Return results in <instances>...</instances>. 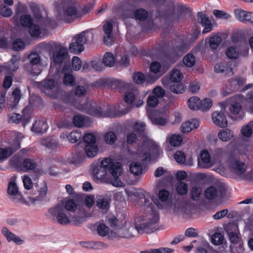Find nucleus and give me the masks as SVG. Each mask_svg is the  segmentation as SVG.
<instances>
[{
  "mask_svg": "<svg viewBox=\"0 0 253 253\" xmlns=\"http://www.w3.org/2000/svg\"><path fill=\"white\" fill-rule=\"evenodd\" d=\"M85 33H81L78 35L69 46V49L71 53L78 54L84 51V44L86 42L87 39L84 35Z\"/></svg>",
  "mask_w": 253,
  "mask_h": 253,
  "instance_id": "obj_16",
  "label": "nucleus"
},
{
  "mask_svg": "<svg viewBox=\"0 0 253 253\" xmlns=\"http://www.w3.org/2000/svg\"><path fill=\"white\" fill-rule=\"evenodd\" d=\"M132 79L134 82L137 84H141L146 83H149L150 80L147 81L145 76L140 72L134 73L132 76Z\"/></svg>",
  "mask_w": 253,
  "mask_h": 253,
  "instance_id": "obj_49",
  "label": "nucleus"
},
{
  "mask_svg": "<svg viewBox=\"0 0 253 253\" xmlns=\"http://www.w3.org/2000/svg\"><path fill=\"white\" fill-rule=\"evenodd\" d=\"M202 193V190L200 187L193 186L190 192V196L193 201H197L200 199V196Z\"/></svg>",
  "mask_w": 253,
  "mask_h": 253,
  "instance_id": "obj_55",
  "label": "nucleus"
},
{
  "mask_svg": "<svg viewBox=\"0 0 253 253\" xmlns=\"http://www.w3.org/2000/svg\"><path fill=\"white\" fill-rule=\"evenodd\" d=\"M7 191L8 194L13 197V200L14 202H17L22 197L18 187L14 181H10L8 183Z\"/></svg>",
  "mask_w": 253,
  "mask_h": 253,
  "instance_id": "obj_26",
  "label": "nucleus"
},
{
  "mask_svg": "<svg viewBox=\"0 0 253 253\" xmlns=\"http://www.w3.org/2000/svg\"><path fill=\"white\" fill-rule=\"evenodd\" d=\"M69 69H70V67L66 65L62 68V72L64 73L63 81L64 84L66 86H73L75 84L76 79L72 74L65 73L66 70H68Z\"/></svg>",
  "mask_w": 253,
  "mask_h": 253,
  "instance_id": "obj_32",
  "label": "nucleus"
},
{
  "mask_svg": "<svg viewBox=\"0 0 253 253\" xmlns=\"http://www.w3.org/2000/svg\"><path fill=\"white\" fill-rule=\"evenodd\" d=\"M48 214L50 217L55 218L60 225H67L71 223V218L65 212L63 200L50 208L48 210Z\"/></svg>",
  "mask_w": 253,
  "mask_h": 253,
  "instance_id": "obj_6",
  "label": "nucleus"
},
{
  "mask_svg": "<svg viewBox=\"0 0 253 253\" xmlns=\"http://www.w3.org/2000/svg\"><path fill=\"white\" fill-rule=\"evenodd\" d=\"M71 222L75 225H80L86 220V216L84 213L80 212L71 217Z\"/></svg>",
  "mask_w": 253,
  "mask_h": 253,
  "instance_id": "obj_47",
  "label": "nucleus"
},
{
  "mask_svg": "<svg viewBox=\"0 0 253 253\" xmlns=\"http://www.w3.org/2000/svg\"><path fill=\"white\" fill-rule=\"evenodd\" d=\"M231 100L232 103L229 108L230 118L233 120L242 119L244 117L242 110L244 96L240 94H236L231 98Z\"/></svg>",
  "mask_w": 253,
  "mask_h": 253,
  "instance_id": "obj_10",
  "label": "nucleus"
},
{
  "mask_svg": "<svg viewBox=\"0 0 253 253\" xmlns=\"http://www.w3.org/2000/svg\"><path fill=\"white\" fill-rule=\"evenodd\" d=\"M139 198L140 200H144V206L150 210L142 217L135 219V229L139 234L153 233L158 229L157 224L160 219L159 214L158 211L153 210L154 205L149 202V199L146 198L144 193H139Z\"/></svg>",
  "mask_w": 253,
  "mask_h": 253,
  "instance_id": "obj_3",
  "label": "nucleus"
},
{
  "mask_svg": "<svg viewBox=\"0 0 253 253\" xmlns=\"http://www.w3.org/2000/svg\"><path fill=\"white\" fill-rule=\"evenodd\" d=\"M110 199L107 197L101 196L96 201L97 207L103 210L108 211L110 208Z\"/></svg>",
  "mask_w": 253,
  "mask_h": 253,
  "instance_id": "obj_37",
  "label": "nucleus"
},
{
  "mask_svg": "<svg viewBox=\"0 0 253 253\" xmlns=\"http://www.w3.org/2000/svg\"><path fill=\"white\" fill-rule=\"evenodd\" d=\"M136 94L134 92H127L125 94L124 99L127 104H130L131 106H134L136 107H139L143 105L144 102L143 99H139L135 103H133L136 98Z\"/></svg>",
  "mask_w": 253,
  "mask_h": 253,
  "instance_id": "obj_28",
  "label": "nucleus"
},
{
  "mask_svg": "<svg viewBox=\"0 0 253 253\" xmlns=\"http://www.w3.org/2000/svg\"><path fill=\"white\" fill-rule=\"evenodd\" d=\"M224 236L219 232L214 233L211 237V242L214 245H220L223 242Z\"/></svg>",
  "mask_w": 253,
  "mask_h": 253,
  "instance_id": "obj_62",
  "label": "nucleus"
},
{
  "mask_svg": "<svg viewBox=\"0 0 253 253\" xmlns=\"http://www.w3.org/2000/svg\"><path fill=\"white\" fill-rule=\"evenodd\" d=\"M88 118H84L81 115H76L72 119L73 123L75 126L82 127L86 125V122L88 121Z\"/></svg>",
  "mask_w": 253,
  "mask_h": 253,
  "instance_id": "obj_45",
  "label": "nucleus"
},
{
  "mask_svg": "<svg viewBox=\"0 0 253 253\" xmlns=\"http://www.w3.org/2000/svg\"><path fill=\"white\" fill-rule=\"evenodd\" d=\"M200 122L198 119H193L185 122L181 125V130L183 133L191 131L193 129L197 128L199 126Z\"/></svg>",
  "mask_w": 253,
  "mask_h": 253,
  "instance_id": "obj_29",
  "label": "nucleus"
},
{
  "mask_svg": "<svg viewBox=\"0 0 253 253\" xmlns=\"http://www.w3.org/2000/svg\"><path fill=\"white\" fill-rule=\"evenodd\" d=\"M48 128L47 122L44 120L35 121L31 128V130L37 134H42L46 131Z\"/></svg>",
  "mask_w": 253,
  "mask_h": 253,
  "instance_id": "obj_27",
  "label": "nucleus"
},
{
  "mask_svg": "<svg viewBox=\"0 0 253 253\" xmlns=\"http://www.w3.org/2000/svg\"><path fill=\"white\" fill-rule=\"evenodd\" d=\"M80 17V13L73 4H68L63 10L62 19L68 23Z\"/></svg>",
  "mask_w": 253,
  "mask_h": 253,
  "instance_id": "obj_23",
  "label": "nucleus"
},
{
  "mask_svg": "<svg viewBox=\"0 0 253 253\" xmlns=\"http://www.w3.org/2000/svg\"><path fill=\"white\" fill-rule=\"evenodd\" d=\"M174 157L176 162L178 164L186 166H191L193 165L192 158H189L188 160L186 161L185 155L184 153L181 151H177L175 153Z\"/></svg>",
  "mask_w": 253,
  "mask_h": 253,
  "instance_id": "obj_31",
  "label": "nucleus"
},
{
  "mask_svg": "<svg viewBox=\"0 0 253 253\" xmlns=\"http://www.w3.org/2000/svg\"><path fill=\"white\" fill-rule=\"evenodd\" d=\"M187 15L188 13L185 11L184 9H182L177 11L176 13L173 14L170 20L173 23L181 24L186 20Z\"/></svg>",
  "mask_w": 253,
  "mask_h": 253,
  "instance_id": "obj_33",
  "label": "nucleus"
},
{
  "mask_svg": "<svg viewBox=\"0 0 253 253\" xmlns=\"http://www.w3.org/2000/svg\"><path fill=\"white\" fill-rule=\"evenodd\" d=\"M187 105L191 110H199L200 108V99L196 96L191 97L188 99Z\"/></svg>",
  "mask_w": 253,
  "mask_h": 253,
  "instance_id": "obj_44",
  "label": "nucleus"
},
{
  "mask_svg": "<svg viewBox=\"0 0 253 253\" xmlns=\"http://www.w3.org/2000/svg\"><path fill=\"white\" fill-rule=\"evenodd\" d=\"M214 69L217 73H225L226 74L230 73H231L232 74L233 73L229 64L225 62L215 64Z\"/></svg>",
  "mask_w": 253,
  "mask_h": 253,
  "instance_id": "obj_35",
  "label": "nucleus"
},
{
  "mask_svg": "<svg viewBox=\"0 0 253 253\" xmlns=\"http://www.w3.org/2000/svg\"><path fill=\"white\" fill-rule=\"evenodd\" d=\"M246 79L243 77H236L230 79L221 93L222 97H225L232 92L239 90L245 84Z\"/></svg>",
  "mask_w": 253,
  "mask_h": 253,
  "instance_id": "obj_13",
  "label": "nucleus"
},
{
  "mask_svg": "<svg viewBox=\"0 0 253 253\" xmlns=\"http://www.w3.org/2000/svg\"><path fill=\"white\" fill-rule=\"evenodd\" d=\"M169 192L165 189H161L159 192V201L157 199L154 201V203L157 208L160 210H166L169 209L171 206V202H168Z\"/></svg>",
  "mask_w": 253,
  "mask_h": 253,
  "instance_id": "obj_19",
  "label": "nucleus"
},
{
  "mask_svg": "<svg viewBox=\"0 0 253 253\" xmlns=\"http://www.w3.org/2000/svg\"><path fill=\"white\" fill-rule=\"evenodd\" d=\"M218 136L223 141H228L234 136V134L231 130L225 128L218 132Z\"/></svg>",
  "mask_w": 253,
  "mask_h": 253,
  "instance_id": "obj_40",
  "label": "nucleus"
},
{
  "mask_svg": "<svg viewBox=\"0 0 253 253\" xmlns=\"http://www.w3.org/2000/svg\"><path fill=\"white\" fill-rule=\"evenodd\" d=\"M153 149L156 152H159L160 148L156 144H151L145 140L141 145H139L137 151L135 152L137 158H139L143 162H150L151 160V150Z\"/></svg>",
  "mask_w": 253,
  "mask_h": 253,
  "instance_id": "obj_9",
  "label": "nucleus"
},
{
  "mask_svg": "<svg viewBox=\"0 0 253 253\" xmlns=\"http://www.w3.org/2000/svg\"><path fill=\"white\" fill-rule=\"evenodd\" d=\"M41 143L45 147L52 150L56 149L59 146V143L57 139L53 136L42 139Z\"/></svg>",
  "mask_w": 253,
  "mask_h": 253,
  "instance_id": "obj_34",
  "label": "nucleus"
},
{
  "mask_svg": "<svg viewBox=\"0 0 253 253\" xmlns=\"http://www.w3.org/2000/svg\"><path fill=\"white\" fill-rule=\"evenodd\" d=\"M116 62V59L113 54L111 52H106L102 58V62L108 67H113Z\"/></svg>",
  "mask_w": 253,
  "mask_h": 253,
  "instance_id": "obj_41",
  "label": "nucleus"
},
{
  "mask_svg": "<svg viewBox=\"0 0 253 253\" xmlns=\"http://www.w3.org/2000/svg\"><path fill=\"white\" fill-rule=\"evenodd\" d=\"M205 197L209 200H213L217 197V190L214 186L208 187L204 192Z\"/></svg>",
  "mask_w": 253,
  "mask_h": 253,
  "instance_id": "obj_54",
  "label": "nucleus"
},
{
  "mask_svg": "<svg viewBox=\"0 0 253 253\" xmlns=\"http://www.w3.org/2000/svg\"><path fill=\"white\" fill-rule=\"evenodd\" d=\"M23 137L24 135L22 133H18L17 134L16 139L14 143L10 146L5 148H0V161H3L5 160L19 149L20 147V143L18 138H22Z\"/></svg>",
  "mask_w": 253,
  "mask_h": 253,
  "instance_id": "obj_17",
  "label": "nucleus"
},
{
  "mask_svg": "<svg viewBox=\"0 0 253 253\" xmlns=\"http://www.w3.org/2000/svg\"><path fill=\"white\" fill-rule=\"evenodd\" d=\"M92 173L97 178L103 177L107 171H109L112 177L110 179V183L116 187H123L125 186L121 181L119 176L121 175L123 169L122 164L116 162L110 158H106L102 160L99 164L92 165Z\"/></svg>",
  "mask_w": 253,
  "mask_h": 253,
  "instance_id": "obj_4",
  "label": "nucleus"
},
{
  "mask_svg": "<svg viewBox=\"0 0 253 253\" xmlns=\"http://www.w3.org/2000/svg\"><path fill=\"white\" fill-rule=\"evenodd\" d=\"M68 55V49L61 46L52 52L50 60L54 64L59 65L67 60Z\"/></svg>",
  "mask_w": 253,
  "mask_h": 253,
  "instance_id": "obj_18",
  "label": "nucleus"
},
{
  "mask_svg": "<svg viewBox=\"0 0 253 253\" xmlns=\"http://www.w3.org/2000/svg\"><path fill=\"white\" fill-rule=\"evenodd\" d=\"M133 130L136 132L138 134L145 136V124L143 122L139 123L136 122L133 126Z\"/></svg>",
  "mask_w": 253,
  "mask_h": 253,
  "instance_id": "obj_63",
  "label": "nucleus"
},
{
  "mask_svg": "<svg viewBox=\"0 0 253 253\" xmlns=\"http://www.w3.org/2000/svg\"><path fill=\"white\" fill-rule=\"evenodd\" d=\"M211 156L206 150L201 151L200 159L198 160V167L202 169H208L211 167Z\"/></svg>",
  "mask_w": 253,
  "mask_h": 253,
  "instance_id": "obj_25",
  "label": "nucleus"
},
{
  "mask_svg": "<svg viewBox=\"0 0 253 253\" xmlns=\"http://www.w3.org/2000/svg\"><path fill=\"white\" fill-rule=\"evenodd\" d=\"M212 119L213 123L221 127H225L228 123L226 117L224 113L221 112H215L212 114Z\"/></svg>",
  "mask_w": 253,
  "mask_h": 253,
  "instance_id": "obj_24",
  "label": "nucleus"
},
{
  "mask_svg": "<svg viewBox=\"0 0 253 253\" xmlns=\"http://www.w3.org/2000/svg\"><path fill=\"white\" fill-rule=\"evenodd\" d=\"M148 117L151 120L152 124L156 125L164 126L167 123V120L162 117H155L154 112L147 111Z\"/></svg>",
  "mask_w": 253,
  "mask_h": 253,
  "instance_id": "obj_39",
  "label": "nucleus"
},
{
  "mask_svg": "<svg viewBox=\"0 0 253 253\" xmlns=\"http://www.w3.org/2000/svg\"><path fill=\"white\" fill-rule=\"evenodd\" d=\"M201 33H192L183 36L182 37H177L175 43V51L176 55H181L185 52L190 46L199 38Z\"/></svg>",
  "mask_w": 253,
  "mask_h": 253,
  "instance_id": "obj_7",
  "label": "nucleus"
},
{
  "mask_svg": "<svg viewBox=\"0 0 253 253\" xmlns=\"http://www.w3.org/2000/svg\"><path fill=\"white\" fill-rule=\"evenodd\" d=\"M28 62L24 68L25 70L31 75L38 76L41 73L40 66L41 59L39 54L36 51H32L28 56Z\"/></svg>",
  "mask_w": 253,
  "mask_h": 253,
  "instance_id": "obj_8",
  "label": "nucleus"
},
{
  "mask_svg": "<svg viewBox=\"0 0 253 253\" xmlns=\"http://www.w3.org/2000/svg\"><path fill=\"white\" fill-rule=\"evenodd\" d=\"M182 141L181 136L178 134H172L169 137V144L174 147L179 146Z\"/></svg>",
  "mask_w": 253,
  "mask_h": 253,
  "instance_id": "obj_60",
  "label": "nucleus"
},
{
  "mask_svg": "<svg viewBox=\"0 0 253 253\" xmlns=\"http://www.w3.org/2000/svg\"><path fill=\"white\" fill-rule=\"evenodd\" d=\"M168 68L157 61L152 62L150 65V74L148 76L150 79V84H153L154 82L162 77L167 71Z\"/></svg>",
  "mask_w": 253,
  "mask_h": 253,
  "instance_id": "obj_15",
  "label": "nucleus"
},
{
  "mask_svg": "<svg viewBox=\"0 0 253 253\" xmlns=\"http://www.w3.org/2000/svg\"><path fill=\"white\" fill-rule=\"evenodd\" d=\"M34 20L38 24L34 23V20L29 14H24L20 18V23L23 27L29 28L32 32H41V30H48L57 26L54 20L47 17V11L44 9H41L37 5L31 7Z\"/></svg>",
  "mask_w": 253,
  "mask_h": 253,
  "instance_id": "obj_1",
  "label": "nucleus"
},
{
  "mask_svg": "<svg viewBox=\"0 0 253 253\" xmlns=\"http://www.w3.org/2000/svg\"><path fill=\"white\" fill-rule=\"evenodd\" d=\"M57 84L53 79H45L38 83V85L42 92L54 89L57 86Z\"/></svg>",
  "mask_w": 253,
  "mask_h": 253,
  "instance_id": "obj_30",
  "label": "nucleus"
},
{
  "mask_svg": "<svg viewBox=\"0 0 253 253\" xmlns=\"http://www.w3.org/2000/svg\"><path fill=\"white\" fill-rule=\"evenodd\" d=\"M117 33H105L103 37L104 43L107 46L112 45L116 41Z\"/></svg>",
  "mask_w": 253,
  "mask_h": 253,
  "instance_id": "obj_43",
  "label": "nucleus"
},
{
  "mask_svg": "<svg viewBox=\"0 0 253 253\" xmlns=\"http://www.w3.org/2000/svg\"><path fill=\"white\" fill-rule=\"evenodd\" d=\"M31 109L29 106H26L22 110L23 117L20 114L13 113L8 115L9 122L15 124L22 123L24 127L30 122L31 119Z\"/></svg>",
  "mask_w": 253,
  "mask_h": 253,
  "instance_id": "obj_14",
  "label": "nucleus"
},
{
  "mask_svg": "<svg viewBox=\"0 0 253 253\" xmlns=\"http://www.w3.org/2000/svg\"><path fill=\"white\" fill-rule=\"evenodd\" d=\"M174 250L168 248H160L157 249L151 250L150 251H141V253H171Z\"/></svg>",
  "mask_w": 253,
  "mask_h": 253,
  "instance_id": "obj_64",
  "label": "nucleus"
},
{
  "mask_svg": "<svg viewBox=\"0 0 253 253\" xmlns=\"http://www.w3.org/2000/svg\"><path fill=\"white\" fill-rule=\"evenodd\" d=\"M229 167L231 171L235 175L244 179V175L246 174L247 169L245 163L240 160H235L230 163Z\"/></svg>",
  "mask_w": 253,
  "mask_h": 253,
  "instance_id": "obj_20",
  "label": "nucleus"
},
{
  "mask_svg": "<svg viewBox=\"0 0 253 253\" xmlns=\"http://www.w3.org/2000/svg\"><path fill=\"white\" fill-rule=\"evenodd\" d=\"M222 42V39L218 36H214L209 40V44L210 48L212 49H216L219 46Z\"/></svg>",
  "mask_w": 253,
  "mask_h": 253,
  "instance_id": "obj_51",
  "label": "nucleus"
},
{
  "mask_svg": "<svg viewBox=\"0 0 253 253\" xmlns=\"http://www.w3.org/2000/svg\"><path fill=\"white\" fill-rule=\"evenodd\" d=\"M64 101L67 104L75 107L79 110L97 117L116 118L127 113L130 110V108L127 106L125 110L121 114H117L110 107H107L106 109L104 110V107L103 109L95 102H91L88 100L84 104H78L76 97L72 92L66 95L64 98Z\"/></svg>",
  "mask_w": 253,
  "mask_h": 253,
  "instance_id": "obj_2",
  "label": "nucleus"
},
{
  "mask_svg": "<svg viewBox=\"0 0 253 253\" xmlns=\"http://www.w3.org/2000/svg\"><path fill=\"white\" fill-rule=\"evenodd\" d=\"M117 139V135L113 131H108L105 133L104 136V140L106 143L109 145L114 144Z\"/></svg>",
  "mask_w": 253,
  "mask_h": 253,
  "instance_id": "obj_53",
  "label": "nucleus"
},
{
  "mask_svg": "<svg viewBox=\"0 0 253 253\" xmlns=\"http://www.w3.org/2000/svg\"><path fill=\"white\" fill-rule=\"evenodd\" d=\"M88 91V87L77 85L74 89V94L78 97L85 96Z\"/></svg>",
  "mask_w": 253,
  "mask_h": 253,
  "instance_id": "obj_58",
  "label": "nucleus"
},
{
  "mask_svg": "<svg viewBox=\"0 0 253 253\" xmlns=\"http://www.w3.org/2000/svg\"><path fill=\"white\" fill-rule=\"evenodd\" d=\"M21 96L20 90L18 88H15L12 93V97L13 98V102L12 104L10 105L11 108H14L17 106L21 98Z\"/></svg>",
  "mask_w": 253,
  "mask_h": 253,
  "instance_id": "obj_59",
  "label": "nucleus"
},
{
  "mask_svg": "<svg viewBox=\"0 0 253 253\" xmlns=\"http://www.w3.org/2000/svg\"><path fill=\"white\" fill-rule=\"evenodd\" d=\"M226 54L227 57L230 59H237L240 55V52L237 47L235 46H230L227 48L226 51Z\"/></svg>",
  "mask_w": 253,
  "mask_h": 253,
  "instance_id": "obj_52",
  "label": "nucleus"
},
{
  "mask_svg": "<svg viewBox=\"0 0 253 253\" xmlns=\"http://www.w3.org/2000/svg\"><path fill=\"white\" fill-rule=\"evenodd\" d=\"M108 83L112 88L123 89L127 86V83L122 80L113 79L107 81Z\"/></svg>",
  "mask_w": 253,
  "mask_h": 253,
  "instance_id": "obj_38",
  "label": "nucleus"
},
{
  "mask_svg": "<svg viewBox=\"0 0 253 253\" xmlns=\"http://www.w3.org/2000/svg\"><path fill=\"white\" fill-rule=\"evenodd\" d=\"M183 76L177 69H173L170 73L169 79L170 83H168V78H163L162 80L164 86H169L170 90L176 94L182 93L185 91V86L180 83Z\"/></svg>",
  "mask_w": 253,
  "mask_h": 253,
  "instance_id": "obj_5",
  "label": "nucleus"
},
{
  "mask_svg": "<svg viewBox=\"0 0 253 253\" xmlns=\"http://www.w3.org/2000/svg\"><path fill=\"white\" fill-rule=\"evenodd\" d=\"M175 190L178 195H185L188 193V185L183 181H177L175 185Z\"/></svg>",
  "mask_w": 253,
  "mask_h": 253,
  "instance_id": "obj_42",
  "label": "nucleus"
},
{
  "mask_svg": "<svg viewBox=\"0 0 253 253\" xmlns=\"http://www.w3.org/2000/svg\"><path fill=\"white\" fill-rule=\"evenodd\" d=\"M234 14L238 21L243 23H249L253 26V12L241 8L234 9Z\"/></svg>",
  "mask_w": 253,
  "mask_h": 253,
  "instance_id": "obj_21",
  "label": "nucleus"
},
{
  "mask_svg": "<svg viewBox=\"0 0 253 253\" xmlns=\"http://www.w3.org/2000/svg\"><path fill=\"white\" fill-rule=\"evenodd\" d=\"M3 235L6 238L8 242L11 241H14L17 244H21L23 241L19 237L15 236V234L10 232L6 227H3L1 230Z\"/></svg>",
  "mask_w": 253,
  "mask_h": 253,
  "instance_id": "obj_36",
  "label": "nucleus"
},
{
  "mask_svg": "<svg viewBox=\"0 0 253 253\" xmlns=\"http://www.w3.org/2000/svg\"><path fill=\"white\" fill-rule=\"evenodd\" d=\"M213 14L219 19L227 20L231 18V15L226 12L222 10L214 9L213 10Z\"/></svg>",
  "mask_w": 253,
  "mask_h": 253,
  "instance_id": "obj_57",
  "label": "nucleus"
},
{
  "mask_svg": "<svg viewBox=\"0 0 253 253\" xmlns=\"http://www.w3.org/2000/svg\"><path fill=\"white\" fill-rule=\"evenodd\" d=\"M82 137V133L78 131H72L67 136L69 141L72 143L77 142Z\"/></svg>",
  "mask_w": 253,
  "mask_h": 253,
  "instance_id": "obj_56",
  "label": "nucleus"
},
{
  "mask_svg": "<svg viewBox=\"0 0 253 253\" xmlns=\"http://www.w3.org/2000/svg\"><path fill=\"white\" fill-rule=\"evenodd\" d=\"M129 169L131 173L134 175H138L142 172V166L139 162H132L129 166Z\"/></svg>",
  "mask_w": 253,
  "mask_h": 253,
  "instance_id": "obj_50",
  "label": "nucleus"
},
{
  "mask_svg": "<svg viewBox=\"0 0 253 253\" xmlns=\"http://www.w3.org/2000/svg\"><path fill=\"white\" fill-rule=\"evenodd\" d=\"M20 60L19 55H13L12 58L2 66L1 69L7 74L13 75L14 73L19 68Z\"/></svg>",
  "mask_w": 253,
  "mask_h": 253,
  "instance_id": "obj_22",
  "label": "nucleus"
},
{
  "mask_svg": "<svg viewBox=\"0 0 253 253\" xmlns=\"http://www.w3.org/2000/svg\"><path fill=\"white\" fill-rule=\"evenodd\" d=\"M195 58L194 56L191 53H188L185 55L183 59V62L184 65L188 67L193 66L195 63Z\"/></svg>",
  "mask_w": 253,
  "mask_h": 253,
  "instance_id": "obj_61",
  "label": "nucleus"
},
{
  "mask_svg": "<svg viewBox=\"0 0 253 253\" xmlns=\"http://www.w3.org/2000/svg\"><path fill=\"white\" fill-rule=\"evenodd\" d=\"M244 33H233L231 37L232 42L234 43H246L247 39Z\"/></svg>",
  "mask_w": 253,
  "mask_h": 253,
  "instance_id": "obj_48",
  "label": "nucleus"
},
{
  "mask_svg": "<svg viewBox=\"0 0 253 253\" xmlns=\"http://www.w3.org/2000/svg\"><path fill=\"white\" fill-rule=\"evenodd\" d=\"M197 24L203 27L202 32H211L217 27V22L211 18L205 12H199L197 14Z\"/></svg>",
  "mask_w": 253,
  "mask_h": 253,
  "instance_id": "obj_12",
  "label": "nucleus"
},
{
  "mask_svg": "<svg viewBox=\"0 0 253 253\" xmlns=\"http://www.w3.org/2000/svg\"><path fill=\"white\" fill-rule=\"evenodd\" d=\"M84 151L89 158L95 157L98 153V148L96 143V136L93 133H87L83 137Z\"/></svg>",
  "mask_w": 253,
  "mask_h": 253,
  "instance_id": "obj_11",
  "label": "nucleus"
},
{
  "mask_svg": "<svg viewBox=\"0 0 253 253\" xmlns=\"http://www.w3.org/2000/svg\"><path fill=\"white\" fill-rule=\"evenodd\" d=\"M241 131L244 136L250 137L253 131V121L249 122L247 125L243 126Z\"/></svg>",
  "mask_w": 253,
  "mask_h": 253,
  "instance_id": "obj_46",
  "label": "nucleus"
}]
</instances>
